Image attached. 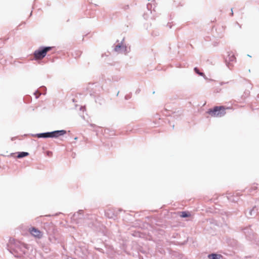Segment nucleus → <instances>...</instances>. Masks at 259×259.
<instances>
[{
    "mask_svg": "<svg viewBox=\"0 0 259 259\" xmlns=\"http://www.w3.org/2000/svg\"><path fill=\"white\" fill-rule=\"evenodd\" d=\"M8 247L10 252L17 257H21L26 254L29 249L27 245L17 240H11Z\"/></svg>",
    "mask_w": 259,
    "mask_h": 259,
    "instance_id": "f257e3e1",
    "label": "nucleus"
},
{
    "mask_svg": "<svg viewBox=\"0 0 259 259\" xmlns=\"http://www.w3.org/2000/svg\"><path fill=\"white\" fill-rule=\"evenodd\" d=\"M66 134L65 130H57L51 132H47L44 133L37 134L33 135L34 137H36L38 138H57L61 136H63Z\"/></svg>",
    "mask_w": 259,
    "mask_h": 259,
    "instance_id": "f03ea898",
    "label": "nucleus"
},
{
    "mask_svg": "<svg viewBox=\"0 0 259 259\" xmlns=\"http://www.w3.org/2000/svg\"><path fill=\"white\" fill-rule=\"evenodd\" d=\"M207 113L214 117H222L226 114L225 109L223 106H216L213 109H209Z\"/></svg>",
    "mask_w": 259,
    "mask_h": 259,
    "instance_id": "7ed1b4c3",
    "label": "nucleus"
},
{
    "mask_svg": "<svg viewBox=\"0 0 259 259\" xmlns=\"http://www.w3.org/2000/svg\"><path fill=\"white\" fill-rule=\"evenodd\" d=\"M114 51L118 53L126 54L129 52V49L124 42V39L116 45H114Z\"/></svg>",
    "mask_w": 259,
    "mask_h": 259,
    "instance_id": "20e7f679",
    "label": "nucleus"
},
{
    "mask_svg": "<svg viewBox=\"0 0 259 259\" xmlns=\"http://www.w3.org/2000/svg\"><path fill=\"white\" fill-rule=\"evenodd\" d=\"M51 49L52 48L50 47L41 48L34 52V56L36 59H42L46 56L47 53L50 51Z\"/></svg>",
    "mask_w": 259,
    "mask_h": 259,
    "instance_id": "39448f33",
    "label": "nucleus"
},
{
    "mask_svg": "<svg viewBox=\"0 0 259 259\" xmlns=\"http://www.w3.org/2000/svg\"><path fill=\"white\" fill-rule=\"evenodd\" d=\"M29 232L32 236L37 239H40L43 235L42 232L35 227L29 228Z\"/></svg>",
    "mask_w": 259,
    "mask_h": 259,
    "instance_id": "423d86ee",
    "label": "nucleus"
},
{
    "mask_svg": "<svg viewBox=\"0 0 259 259\" xmlns=\"http://www.w3.org/2000/svg\"><path fill=\"white\" fill-rule=\"evenodd\" d=\"M235 60V57L233 54H229L228 56L226 59V65L229 68L231 69L232 67V64L231 62H234Z\"/></svg>",
    "mask_w": 259,
    "mask_h": 259,
    "instance_id": "0eeeda50",
    "label": "nucleus"
},
{
    "mask_svg": "<svg viewBox=\"0 0 259 259\" xmlns=\"http://www.w3.org/2000/svg\"><path fill=\"white\" fill-rule=\"evenodd\" d=\"M256 214V211L255 210V207L252 208L249 210L248 213L247 214V217L249 218L255 216Z\"/></svg>",
    "mask_w": 259,
    "mask_h": 259,
    "instance_id": "6e6552de",
    "label": "nucleus"
},
{
    "mask_svg": "<svg viewBox=\"0 0 259 259\" xmlns=\"http://www.w3.org/2000/svg\"><path fill=\"white\" fill-rule=\"evenodd\" d=\"M208 257L210 259H220L222 257V255L220 254L211 253L209 254Z\"/></svg>",
    "mask_w": 259,
    "mask_h": 259,
    "instance_id": "1a4fd4ad",
    "label": "nucleus"
},
{
    "mask_svg": "<svg viewBox=\"0 0 259 259\" xmlns=\"http://www.w3.org/2000/svg\"><path fill=\"white\" fill-rule=\"evenodd\" d=\"M28 154H29V153L28 152H21L19 153V154L17 156V157L18 158H23V157L28 156Z\"/></svg>",
    "mask_w": 259,
    "mask_h": 259,
    "instance_id": "9d476101",
    "label": "nucleus"
},
{
    "mask_svg": "<svg viewBox=\"0 0 259 259\" xmlns=\"http://www.w3.org/2000/svg\"><path fill=\"white\" fill-rule=\"evenodd\" d=\"M195 72L200 76H204L205 75L203 73L199 72L198 69L196 67L194 68Z\"/></svg>",
    "mask_w": 259,
    "mask_h": 259,
    "instance_id": "9b49d317",
    "label": "nucleus"
},
{
    "mask_svg": "<svg viewBox=\"0 0 259 259\" xmlns=\"http://www.w3.org/2000/svg\"><path fill=\"white\" fill-rule=\"evenodd\" d=\"M181 213L182 214L181 215V217H182V218H186L190 215V214L188 213L185 211H183Z\"/></svg>",
    "mask_w": 259,
    "mask_h": 259,
    "instance_id": "f8f14e48",
    "label": "nucleus"
},
{
    "mask_svg": "<svg viewBox=\"0 0 259 259\" xmlns=\"http://www.w3.org/2000/svg\"><path fill=\"white\" fill-rule=\"evenodd\" d=\"M151 7H152V5L150 4H148L147 5V9L148 10V11H150V13H152V11L151 10Z\"/></svg>",
    "mask_w": 259,
    "mask_h": 259,
    "instance_id": "ddd939ff",
    "label": "nucleus"
},
{
    "mask_svg": "<svg viewBox=\"0 0 259 259\" xmlns=\"http://www.w3.org/2000/svg\"><path fill=\"white\" fill-rule=\"evenodd\" d=\"M82 212H83L82 210H80L78 212H77V213L74 214V217H76V216L79 215V214H81Z\"/></svg>",
    "mask_w": 259,
    "mask_h": 259,
    "instance_id": "4468645a",
    "label": "nucleus"
},
{
    "mask_svg": "<svg viewBox=\"0 0 259 259\" xmlns=\"http://www.w3.org/2000/svg\"><path fill=\"white\" fill-rule=\"evenodd\" d=\"M228 199L229 200H230V201H236V200H235V199H231V198H230V196H228Z\"/></svg>",
    "mask_w": 259,
    "mask_h": 259,
    "instance_id": "2eb2a0df",
    "label": "nucleus"
},
{
    "mask_svg": "<svg viewBox=\"0 0 259 259\" xmlns=\"http://www.w3.org/2000/svg\"><path fill=\"white\" fill-rule=\"evenodd\" d=\"M129 8V6L128 5H126L124 7L123 9L124 10H127Z\"/></svg>",
    "mask_w": 259,
    "mask_h": 259,
    "instance_id": "dca6fc26",
    "label": "nucleus"
},
{
    "mask_svg": "<svg viewBox=\"0 0 259 259\" xmlns=\"http://www.w3.org/2000/svg\"><path fill=\"white\" fill-rule=\"evenodd\" d=\"M36 93H38V96H36V98H38V96H39V95H41V93H40L38 91H36V93H35V94H36Z\"/></svg>",
    "mask_w": 259,
    "mask_h": 259,
    "instance_id": "f3484780",
    "label": "nucleus"
},
{
    "mask_svg": "<svg viewBox=\"0 0 259 259\" xmlns=\"http://www.w3.org/2000/svg\"><path fill=\"white\" fill-rule=\"evenodd\" d=\"M256 188H257L256 186H255V185H253L252 186L251 189L255 190L256 189Z\"/></svg>",
    "mask_w": 259,
    "mask_h": 259,
    "instance_id": "a211bd4d",
    "label": "nucleus"
},
{
    "mask_svg": "<svg viewBox=\"0 0 259 259\" xmlns=\"http://www.w3.org/2000/svg\"><path fill=\"white\" fill-rule=\"evenodd\" d=\"M231 11H232L231 15H233V10H232V9H231Z\"/></svg>",
    "mask_w": 259,
    "mask_h": 259,
    "instance_id": "6ab92c4d",
    "label": "nucleus"
},
{
    "mask_svg": "<svg viewBox=\"0 0 259 259\" xmlns=\"http://www.w3.org/2000/svg\"><path fill=\"white\" fill-rule=\"evenodd\" d=\"M91 125L92 126H95V125H94V124H91Z\"/></svg>",
    "mask_w": 259,
    "mask_h": 259,
    "instance_id": "aec40b11",
    "label": "nucleus"
},
{
    "mask_svg": "<svg viewBox=\"0 0 259 259\" xmlns=\"http://www.w3.org/2000/svg\"><path fill=\"white\" fill-rule=\"evenodd\" d=\"M42 88L46 89V88L45 87H43Z\"/></svg>",
    "mask_w": 259,
    "mask_h": 259,
    "instance_id": "412c9836",
    "label": "nucleus"
}]
</instances>
